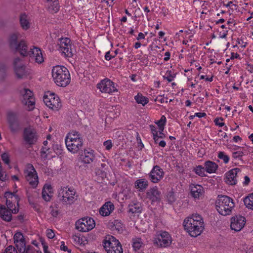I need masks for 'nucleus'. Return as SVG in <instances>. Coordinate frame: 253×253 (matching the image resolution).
Masks as SVG:
<instances>
[{"label": "nucleus", "instance_id": "obj_1", "mask_svg": "<svg viewBox=\"0 0 253 253\" xmlns=\"http://www.w3.org/2000/svg\"><path fill=\"white\" fill-rule=\"evenodd\" d=\"M6 204L8 209L4 206H0V216L4 220L9 221L11 219V212L16 213L18 212V196L9 192L5 193Z\"/></svg>", "mask_w": 253, "mask_h": 253}, {"label": "nucleus", "instance_id": "obj_2", "mask_svg": "<svg viewBox=\"0 0 253 253\" xmlns=\"http://www.w3.org/2000/svg\"><path fill=\"white\" fill-rule=\"evenodd\" d=\"M183 226L184 229L191 237H196L200 235L204 230V220L200 215L193 214L185 219Z\"/></svg>", "mask_w": 253, "mask_h": 253}, {"label": "nucleus", "instance_id": "obj_3", "mask_svg": "<svg viewBox=\"0 0 253 253\" xmlns=\"http://www.w3.org/2000/svg\"><path fill=\"white\" fill-rule=\"evenodd\" d=\"M65 141L67 150L72 154H76L82 148L84 138L80 132L73 130L67 134Z\"/></svg>", "mask_w": 253, "mask_h": 253}, {"label": "nucleus", "instance_id": "obj_4", "mask_svg": "<svg viewBox=\"0 0 253 253\" xmlns=\"http://www.w3.org/2000/svg\"><path fill=\"white\" fill-rule=\"evenodd\" d=\"M52 76L55 83L60 86H66L71 81L70 73L67 68L63 66L53 67L52 69Z\"/></svg>", "mask_w": 253, "mask_h": 253}, {"label": "nucleus", "instance_id": "obj_5", "mask_svg": "<svg viewBox=\"0 0 253 253\" xmlns=\"http://www.w3.org/2000/svg\"><path fill=\"white\" fill-rule=\"evenodd\" d=\"M234 206L233 200L227 196H218L216 201L217 211L224 216L230 214Z\"/></svg>", "mask_w": 253, "mask_h": 253}, {"label": "nucleus", "instance_id": "obj_6", "mask_svg": "<svg viewBox=\"0 0 253 253\" xmlns=\"http://www.w3.org/2000/svg\"><path fill=\"white\" fill-rule=\"evenodd\" d=\"M20 36V34L18 33L12 34L9 38L10 46L12 49L18 52L21 55L27 56L29 51L27 50V45L25 41L21 40L20 42H17V40Z\"/></svg>", "mask_w": 253, "mask_h": 253}, {"label": "nucleus", "instance_id": "obj_7", "mask_svg": "<svg viewBox=\"0 0 253 253\" xmlns=\"http://www.w3.org/2000/svg\"><path fill=\"white\" fill-rule=\"evenodd\" d=\"M103 246L107 253H123V248L119 240L114 237L108 235L103 242Z\"/></svg>", "mask_w": 253, "mask_h": 253}, {"label": "nucleus", "instance_id": "obj_8", "mask_svg": "<svg viewBox=\"0 0 253 253\" xmlns=\"http://www.w3.org/2000/svg\"><path fill=\"white\" fill-rule=\"evenodd\" d=\"M58 198L60 201L66 205H71L75 201L76 193L75 190L72 187H61L58 190Z\"/></svg>", "mask_w": 253, "mask_h": 253}, {"label": "nucleus", "instance_id": "obj_9", "mask_svg": "<svg viewBox=\"0 0 253 253\" xmlns=\"http://www.w3.org/2000/svg\"><path fill=\"white\" fill-rule=\"evenodd\" d=\"M23 172L26 181L32 187L36 188L39 184V177L33 165L31 164L26 165Z\"/></svg>", "mask_w": 253, "mask_h": 253}, {"label": "nucleus", "instance_id": "obj_10", "mask_svg": "<svg viewBox=\"0 0 253 253\" xmlns=\"http://www.w3.org/2000/svg\"><path fill=\"white\" fill-rule=\"evenodd\" d=\"M43 100L46 106L52 110H58L61 107L60 100L54 93L46 92L43 97Z\"/></svg>", "mask_w": 253, "mask_h": 253}, {"label": "nucleus", "instance_id": "obj_11", "mask_svg": "<svg viewBox=\"0 0 253 253\" xmlns=\"http://www.w3.org/2000/svg\"><path fill=\"white\" fill-rule=\"evenodd\" d=\"M22 104L25 105L29 111L35 108V100L32 92L29 89L23 88L20 91Z\"/></svg>", "mask_w": 253, "mask_h": 253}, {"label": "nucleus", "instance_id": "obj_12", "mask_svg": "<svg viewBox=\"0 0 253 253\" xmlns=\"http://www.w3.org/2000/svg\"><path fill=\"white\" fill-rule=\"evenodd\" d=\"M76 228L79 231L86 232L93 229L95 222L91 217H84L77 220L75 224Z\"/></svg>", "mask_w": 253, "mask_h": 253}, {"label": "nucleus", "instance_id": "obj_13", "mask_svg": "<svg viewBox=\"0 0 253 253\" xmlns=\"http://www.w3.org/2000/svg\"><path fill=\"white\" fill-rule=\"evenodd\" d=\"M97 88L102 93L111 94L118 91L116 85L109 79L101 80L97 84Z\"/></svg>", "mask_w": 253, "mask_h": 253}, {"label": "nucleus", "instance_id": "obj_14", "mask_svg": "<svg viewBox=\"0 0 253 253\" xmlns=\"http://www.w3.org/2000/svg\"><path fill=\"white\" fill-rule=\"evenodd\" d=\"M172 242L170 234L166 231L161 232L157 234L154 239V243L157 246L166 248L170 245Z\"/></svg>", "mask_w": 253, "mask_h": 253}, {"label": "nucleus", "instance_id": "obj_15", "mask_svg": "<svg viewBox=\"0 0 253 253\" xmlns=\"http://www.w3.org/2000/svg\"><path fill=\"white\" fill-rule=\"evenodd\" d=\"M59 50L66 57H71L73 55L71 40L68 38H61L58 43Z\"/></svg>", "mask_w": 253, "mask_h": 253}, {"label": "nucleus", "instance_id": "obj_16", "mask_svg": "<svg viewBox=\"0 0 253 253\" xmlns=\"http://www.w3.org/2000/svg\"><path fill=\"white\" fill-rule=\"evenodd\" d=\"M14 70L16 76L18 79H24L29 74L28 69L21 63L19 58H16L13 61Z\"/></svg>", "mask_w": 253, "mask_h": 253}, {"label": "nucleus", "instance_id": "obj_17", "mask_svg": "<svg viewBox=\"0 0 253 253\" xmlns=\"http://www.w3.org/2000/svg\"><path fill=\"white\" fill-rule=\"evenodd\" d=\"M242 176L240 169H233L225 173V182L228 185H235L237 183L239 177Z\"/></svg>", "mask_w": 253, "mask_h": 253}, {"label": "nucleus", "instance_id": "obj_18", "mask_svg": "<svg viewBox=\"0 0 253 253\" xmlns=\"http://www.w3.org/2000/svg\"><path fill=\"white\" fill-rule=\"evenodd\" d=\"M246 222V219L244 216H234L231 219V229L236 232L240 231L244 227Z\"/></svg>", "mask_w": 253, "mask_h": 253}, {"label": "nucleus", "instance_id": "obj_19", "mask_svg": "<svg viewBox=\"0 0 253 253\" xmlns=\"http://www.w3.org/2000/svg\"><path fill=\"white\" fill-rule=\"evenodd\" d=\"M149 175L152 182L157 183L164 177V172L159 166H155L151 170Z\"/></svg>", "mask_w": 253, "mask_h": 253}, {"label": "nucleus", "instance_id": "obj_20", "mask_svg": "<svg viewBox=\"0 0 253 253\" xmlns=\"http://www.w3.org/2000/svg\"><path fill=\"white\" fill-rule=\"evenodd\" d=\"M28 56H29L32 61L38 64H41L44 61L42 51L38 47H34L30 49L28 52Z\"/></svg>", "mask_w": 253, "mask_h": 253}, {"label": "nucleus", "instance_id": "obj_21", "mask_svg": "<svg viewBox=\"0 0 253 253\" xmlns=\"http://www.w3.org/2000/svg\"><path fill=\"white\" fill-rule=\"evenodd\" d=\"M14 241L19 253H25L26 243L24 236L21 232H17L14 234Z\"/></svg>", "mask_w": 253, "mask_h": 253}, {"label": "nucleus", "instance_id": "obj_22", "mask_svg": "<svg viewBox=\"0 0 253 253\" xmlns=\"http://www.w3.org/2000/svg\"><path fill=\"white\" fill-rule=\"evenodd\" d=\"M23 137L24 140L29 144H34L38 139L36 131L30 128L25 129Z\"/></svg>", "mask_w": 253, "mask_h": 253}, {"label": "nucleus", "instance_id": "obj_23", "mask_svg": "<svg viewBox=\"0 0 253 253\" xmlns=\"http://www.w3.org/2000/svg\"><path fill=\"white\" fill-rule=\"evenodd\" d=\"M81 158L84 163L90 164L95 159L94 151L89 148L84 149L83 154L81 155Z\"/></svg>", "mask_w": 253, "mask_h": 253}, {"label": "nucleus", "instance_id": "obj_24", "mask_svg": "<svg viewBox=\"0 0 253 253\" xmlns=\"http://www.w3.org/2000/svg\"><path fill=\"white\" fill-rule=\"evenodd\" d=\"M146 197L151 202L159 201L161 199V192L157 186L150 188L146 192Z\"/></svg>", "mask_w": 253, "mask_h": 253}, {"label": "nucleus", "instance_id": "obj_25", "mask_svg": "<svg viewBox=\"0 0 253 253\" xmlns=\"http://www.w3.org/2000/svg\"><path fill=\"white\" fill-rule=\"evenodd\" d=\"M42 3L50 13H56L59 9L58 0H42Z\"/></svg>", "mask_w": 253, "mask_h": 253}, {"label": "nucleus", "instance_id": "obj_26", "mask_svg": "<svg viewBox=\"0 0 253 253\" xmlns=\"http://www.w3.org/2000/svg\"><path fill=\"white\" fill-rule=\"evenodd\" d=\"M9 127L12 132H17L19 129V123L13 113H9L7 118Z\"/></svg>", "mask_w": 253, "mask_h": 253}, {"label": "nucleus", "instance_id": "obj_27", "mask_svg": "<svg viewBox=\"0 0 253 253\" xmlns=\"http://www.w3.org/2000/svg\"><path fill=\"white\" fill-rule=\"evenodd\" d=\"M191 193L193 198L199 199L204 193V189L200 185L192 184L190 185Z\"/></svg>", "mask_w": 253, "mask_h": 253}, {"label": "nucleus", "instance_id": "obj_28", "mask_svg": "<svg viewBox=\"0 0 253 253\" xmlns=\"http://www.w3.org/2000/svg\"><path fill=\"white\" fill-rule=\"evenodd\" d=\"M19 21L23 30L26 31L30 28L32 22L31 17L25 13L21 14L19 17Z\"/></svg>", "mask_w": 253, "mask_h": 253}, {"label": "nucleus", "instance_id": "obj_29", "mask_svg": "<svg viewBox=\"0 0 253 253\" xmlns=\"http://www.w3.org/2000/svg\"><path fill=\"white\" fill-rule=\"evenodd\" d=\"M114 206L111 202H106L100 209V214L104 216L109 215L111 212L114 210Z\"/></svg>", "mask_w": 253, "mask_h": 253}, {"label": "nucleus", "instance_id": "obj_30", "mask_svg": "<svg viewBox=\"0 0 253 253\" xmlns=\"http://www.w3.org/2000/svg\"><path fill=\"white\" fill-rule=\"evenodd\" d=\"M149 185L148 181L145 178H140L134 182V187L139 192L145 191Z\"/></svg>", "mask_w": 253, "mask_h": 253}, {"label": "nucleus", "instance_id": "obj_31", "mask_svg": "<svg viewBox=\"0 0 253 253\" xmlns=\"http://www.w3.org/2000/svg\"><path fill=\"white\" fill-rule=\"evenodd\" d=\"M52 187L51 185L46 184L44 186L42 191V197L45 201H49L52 197Z\"/></svg>", "mask_w": 253, "mask_h": 253}, {"label": "nucleus", "instance_id": "obj_32", "mask_svg": "<svg viewBox=\"0 0 253 253\" xmlns=\"http://www.w3.org/2000/svg\"><path fill=\"white\" fill-rule=\"evenodd\" d=\"M205 169L209 173H214L217 169V165L211 161H207L205 163Z\"/></svg>", "mask_w": 253, "mask_h": 253}, {"label": "nucleus", "instance_id": "obj_33", "mask_svg": "<svg viewBox=\"0 0 253 253\" xmlns=\"http://www.w3.org/2000/svg\"><path fill=\"white\" fill-rule=\"evenodd\" d=\"M244 203L247 208L253 211V192L244 198Z\"/></svg>", "mask_w": 253, "mask_h": 253}, {"label": "nucleus", "instance_id": "obj_34", "mask_svg": "<svg viewBox=\"0 0 253 253\" xmlns=\"http://www.w3.org/2000/svg\"><path fill=\"white\" fill-rule=\"evenodd\" d=\"M141 211L140 204L138 203L130 204L128 206V212L131 213H138Z\"/></svg>", "mask_w": 253, "mask_h": 253}, {"label": "nucleus", "instance_id": "obj_35", "mask_svg": "<svg viewBox=\"0 0 253 253\" xmlns=\"http://www.w3.org/2000/svg\"><path fill=\"white\" fill-rule=\"evenodd\" d=\"M134 99L138 104H141L144 106L149 102V99L147 97L143 96L141 93H138L134 96Z\"/></svg>", "mask_w": 253, "mask_h": 253}, {"label": "nucleus", "instance_id": "obj_36", "mask_svg": "<svg viewBox=\"0 0 253 253\" xmlns=\"http://www.w3.org/2000/svg\"><path fill=\"white\" fill-rule=\"evenodd\" d=\"M233 150L234 151L232 152V157L234 158H240L243 156L244 153L240 147L235 146Z\"/></svg>", "mask_w": 253, "mask_h": 253}, {"label": "nucleus", "instance_id": "obj_37", "mask_svg": "<svg viewBox=\"0 0 253 253\" xmlns=\"http://www.w3.org/2000/svg\"><path fill=\"white\" fill-rule=\"evenodd\" d=\"M176 77V74L170 70H168L163 76V78L166 80L168 82H171L174 80Z\"/></svg>", "mask_w": 253, "mask_h": 253}, {"label": "nucleus", "instance_id": "obj_38", "mask_svg": "<svg viewBox=\"0 0 253 253\" xmlns=\"http://www.w3.org/2000/svg\"><path fill=\"white\" fill-rule=\"evenodd\" d=\"M217 157L219 159L222 160L224 163L225 164H228L229 162L230 157L224 152H218Z\"/></svg>", "mask_w": 253, "mask_h": 253}, {"label": "nucleus", "instance_id": "obj_39", "mask_svg": "<svg viewBox=\"0 0 253 253\" xmlns=\"http://www.w3.org/2000/svg\"><path fill=\"white\" fill-rule=\"evenodd\" d=\"M167 119L165 116H162L159 121H158L156 124L159 126V129L160 130L164 131L165 128V126L166 124Z\"/></svg>", "mask_w": 253, "mask_h": 253}, {"label": "nucleus", "instance_id": "obj_40", "mask_svg": "<svg viewBox=\"0 0 253 253\" xmlns=\"http://www.w3.org/2000/svg\"><path fill=\"white\" fill-rule=\"evenodd\" d=\"M143 245V243L141 238H136L133 240V248L135 251L139 250Z\"/></svg>", "mask_w": 253, "mask_h": 253}, {"label": "nucleus", "instance_id": "obj_41", "mask_svg": "<svg viewBox=\"0 0 253 253\" xmlns=\"http://www.w3.org/2000/svg\"><path fill=\"white\" fill-rule=\"evenodd\" d=\"M193 171L198 175L200 176H205L206 175H205V168L202 167V166H196L194 169H193Z\"/></svg>", "mask_w": 253, "mask_h": 253}, {"label": "nucleus", "instance_id": "obj_42", "mask_svg": "<svg viewBox=\"0 0 253 253\" xmlns=\"http://www.w3.org/2000/svg\"><path fill=\"white\" fill-rule=\"evenodd\" d=\"M112 227L114 228V230H116L118 232L123 231V224L122 223L118 220H115L112 222Z\"/></svg>", "mask_w": 253, "mask_h": 253}, {"label": "nucleus", "instance_id": "obj_43", "mask_svg": "<svg viewBox=\"0 0 253 253\" xmlns=\"http://www.w3.org/2000/svg\"><path fill=\"white\" fill-rule=\"evenodd\" d=\"M151 132L153 134L154 139H156L157 135H158V131L157 130L156 127L154 125H150Z\"/></svg>", "mask_w": 253, "mask_h": 253}, {"label": "nucleus", "instance_id": "obj_44", "mask_svg": "<svg viewBox=\"0 0 253 253\" xmlns=\"http://www.w3.org/2000/svg\"><path fill=\"white\" fill-rule=\"evenodd\" d=\"M214 122L215 125L218 126L220 127H222L224 126V123L223 122V119L222 118H216L214 119Z\"/></svg>", "mask_w": 253, "mask_h": 253}, {"label": "nucleus", "instance_id": "obj_45", "mask_svg": "<svg viewBox=\"0 0 253 253\" xmlns=\"http://www.w3.org/2000/svg\"><path fill=\"white\" fill-rule=\"evenodd\" d=\"M4 253H18V252L14 247L9 246L5 249Z\"/></svg>", "mask_w": 253, "mask_h": 253}, {"label": "nucleus", "instance_id": "obj_46", "mask_svg": "<svg viewBox=\"0 0 253 253\" xmlns=\"http://www.w3.org/2000/svg\"><path fill=\"white\" fill-rule=\"evenodd\" d=\"M49 148L47 146H42L41 149V156L43 158H47Z\"/></svg>", "mask_w": 253, "mask_h": 253}, {"label": "nucleus", "instance_id": "obj_47", "mask_svg": "<svg viewBox=\"0 0 253 253\" xmlns=\"http://www.w3.org/2000/svg\"><path fill=\"white\" fill-rule=\"evenodd\" d=\"M103 145L105 147L106 150H110L112 147V143L111 140H107L104 142Z\"/></svg>", "mask_w": 253, "mask_h": 253}, {"label": "nucleus", "instance_id": "obj_48", "mask_svg": "<svg viewBox=\"0 0 253 253\" xmlns=\"http://www.w3.org/2000/svg\"><path fill=\"white\" fill-rule=\"evenodd\" d=\"M1 158L3 162L7 165L9 164V157L7 153H3L1 155Z\"/></svg>", "mask_w": 253, "mask_h": 253}, {"label": "nucleus", "instance_id": "obj_49", "mask_svg": "<svg viewBox=\"0 0 253 253\" xmlns=\"http://www.w3.org/2000/svg\"><path fill=\"white\" fill-rule=\"evenodd\" d=\"M46 233L47 237L49 239H53L55 237V233L52 229H47Z\"/></svg>", "mask_w": 253, "mask_h": 253}, {"label": "nucleus", "instance_id": "obj_50", "mask_svg": "<svg viewBox=\"0 0 253 253\" xmlns=\"http://www.w3.org/2000/svg\"><path fill=\"white\" fill-rule=\"evenodd\" d=\"M167 100H168L167 98L165 97L164 96H158L156 99V101H157L161 103H165V102L167 103L168 102Z\"/></svg>", "mask_w": 253, "mask_h": 253}, {"label": "nucleus", "instance_id": "obj_51", "mask_svg": "<svg viewBox=\"0 0 253 253\" xmlns=\"http://www.w3.org/2000/svg\"><path fill=\"white\" fill-rule=\"evenodd\" d=\"M50 212L54 217H56L59 214L58 210L56 208H52Z\"/></svg>", "mask_w": 253, "mask_h": 253}, {"label": "nucleus", "instance_id": "obj_52", "mask_svg": "<svg viewBox=\"0 0 253 253\" xmlns=\"http://www.w3.org/2000/svg\"><path fill=\"white\" fill-rule=\"evenodd\" d=\"M115 55H111L110 51H108L106 53L105 55V58L106 60L109 61L112 58H114Z\"/></svg>", "mask_w": 253, "mask_h": 253}, {"label": "nucleus", "instance_id": "obj_53", "mask_svg": "<svg viewBox=\"0 0 253 253\" xmlns=\"http://www.w3.org/2000/svg\"><path fill=\"white\" fill-rule=\"evenodd\" d=\"M228 33V31H223L222 32H220L219 34V37L221 39H225L227 37Z\"/></svg>", "mask_w": 253, "mask_h": 253}, {"label": "nucleus", "instance_id": "obj_54", "mask_svg": "<svg viewBox=\"0 0 253 253\" xmlns=\"http://www.w3.org/2000/svg\"><path fill=\"white\" fill-rule=\"evenodd\" d=\"M244 181L243 182V184L244 186H247L249 185L250 182V179L249 176L246 175L244 176Z\"/></svg>", "mask_w": 253, "mask_h": 253}, {"label": "nucleus", "instance_id": "obj_55", "mask_svg": "<svg viewBox=\"0 0 253 253\" xmlns=\"http://www.w3.org/2000/svg\"><path fill=\"white\" fill-rule=\"evenodd\" d=\"M206 114L205 113H204V112H198V113H195L194 116H196V117H197L199 118H203V117H205L206 116Z\"/></svg>", "mask_w": 253, "mask_h": 253}, {"label": "nucleus", "instance_id": "obj_56", "mask_svg": "<svg viewBox=\"0 0 253 253\" xmlns=\"http://www.w3.org/2000/svg\"><path fill=\"white\" fill-rule=\"evenodd\" d=\"M170 53L169 51H167L165 53V57L164 60L165 62L168 61L170 59Z\"/></svg>", "mask_w": 253, "mask_h": 253}, {"label": "nucleus", "instance_id": "obj_57", "mask_svg": "<svg viewBox=\"0 0 253 253\" xmlns=\"http://www.w3.org/2000/svg\"><path fill=\"white\" fill-rule=\"evenodd\" d=\"M60 249L62 251H63L64 252H66L67 250L68 249V248L67 246L65 245L64 242L62 241L61 242V245L60 246Z\"/></svg>", "mask_w": 253, "mask_h": 253}, {"label": "nucleus", "instance_id": "obj_58", "mask_svg": "<svg viewBox=\"0 0 253 253\" xmlns=\"http://www.w3.org/2000/svg\"><path fill=\"white\" fill-rule=\"evenodd\" d=\"M145 36L144 34L140 32L138 34L137 37L136 38V40L137 41H140L141 40H144L145 39Z\"/></svg>", "mask_w": 253, "mask_h": 253}, {"label": "nucleus", "instance_id": "obj_59", "mask_svg": "<svg viewBox=\"0 0 253 253\" xmlns=\"http://www.w3.org/2000/svg\"><path fill=\"white\" fill-rule=\"evenodd\" d=\"M246 69L251 73H253V65L251 64H247Z\"/></svg>", "mask_w": 253, "mask_h": 253}, {"label": "nucleus", "instance_id": "obj_60", "mask_svg": "<svg viewBox=\"0 0 253 253\" xmlns=\"http://www.w3.org/2000/svg\"><path fill=\"white\" fill-rule=\"evenodd\" d=\"M218 135H219V136L224 138L227 137L226 133L223 132L221 130H219Z\"/></svg>", "mask_w": 253, "mask_h": 253}, {"label": "nucleus", "instance_id": "obj_61", "mask_svg": "<svg viewBox=\"0 0 253 253\" xmlns=\"http://www.w3.org/2000/svg\"><path fill=\"white\" fill-rule=\"evenodd\" d=\"M224 5L225 6H226V7H230V8H231L233 6H234L235 7L236 6V5L233 4V1H228V2L226 4L224 3Z\"/></svg>", "mask_w": 253, "mask_h": 253}, {"label": "nucleus", "instance_id": "obj_62", "mask_svg": "<svg viewBox=\"0 0 253 253\" xmlns=\"http://www.w3.org/2000/svg\"><path fill=\"white\" fill-rule=\"evenodd\" d=\"M233 140L234 142H237L239 141H240L242 140V138L238 135H236L233 137Z\"/></svg>", "mask_w": 253, "mask_h": 253}, {"label": "nucleus", "instance_id": "obj_63", "mask_svg": "<svg viewBox=\"0 0 253 253\" xmlns=\"http://www.w3.org/2000/svg\"><path fill=\"white\" fill-rule=\"evenodd\" d=\"M239 54L236 53H232L230 59L238 58L239 57Z\"/></svg>", "mask_w": 253, "mask_h": 253}, {"label": "nucleus", "instance_id": "obj_64", "mask_svg": "<svg viewBox=\"0 0 253 253\" xmlns=\"http://www.w3.org/2000/svg\"><path fill=\"white\" fill-rule=\"evenodd\" d=\"M159 145L162 147H165L166 146V142L164 140H161L159 142Z\"/></svg>", "mask_w": 253, "mask_h": 253}]
</instances>
